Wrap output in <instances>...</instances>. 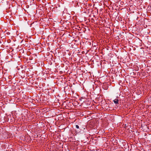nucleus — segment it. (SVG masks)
I'll list each match as a JSON object with an SVG mask.
<instances>
[{"label":"nucleus","instance_id":"1","mask_svg":"<svg viewBox=\"0 0 151 151\" xmlns=\"http://www.w3.org/2000/svg\"><path fill=\"white\" fill-rule=\"evenodd\" d=\"M113 102L115 104H117L119 103V100L117 99H115L113 100Z\"/></svg>","mask_w":151,"mask_h":151},{"label":"nucleus","instance_id":"2","mask_svg":"<svg viewBox=\"0 0 151 151\" xmlns=\"http://www.w3.org/2000/svg\"><path fill=\"white\" fill-rule=\"evenodd\" d=\"M76 128L78 129L79 128V126L78 125H76Z\"/></svg>","mask_w":151,"mask_h":151}]
</instances>
